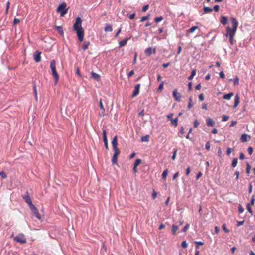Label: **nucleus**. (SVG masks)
<instances>
[{"label":"nucleus","instance_id":"nucleus-21","mask_svg":"<svg viewBox=\"0 0 255 255\" xmlns=\"http://www.w3.org/2000/svg\"><path fill=\"white\" fill-rule=\"evenodd\" d=\"M233 95L234 93L233 92H230L228 94H225L223 96V98L226 100H230Z\"/></svg>","mask_w":255,"mask_h":255},{"label":"nucleus","instance_id":"nucleus-28","mask_svg":"<svg viewBox=\"0 0 255 255\" xmlns=\"http://www.w3.org/2000/svg\"><path fill=\"white\" fill-rule=\"evenodd\" d=\"M171 123H172V125H173L175 127L177 126V125H178V118L177 117H176V118H175L174 119H171Z\"/></svg>","mask_w":255,"mask_h":255},{"label":"nucleus","instance_id":"nucleus-55","mask_svg":"<svg viewBox=\"0 0 255 255\" xmlns=\"http://www.w3.org/2000/svg\"><path fill=\"white\" fill-rule=\"evenodd\" d=\"M100 108L101 110H102L103 111H105V109L104 108L103 105L102 104V100H100Z\"/></svg>","mask_w":255,"mask_h":255},{"label":"nucleus","instance_id":"nucleus-12","mask_svg":"<svg viewBox=\"0 0 255 255\" xmlns=\"http://www.w3.org/2000/svg\"><path fill=\"white\" fill-rule=\"evenodd\" d=\"M251 139V137L246 134H243L240 137V141L241 142H245Z\"/></svg>","mask_w":255,"mask_h":255},{"label":"nucleus","instance_id":"nucleus-15","mask_svg":"<svg viewBox=\"0 0 255 255\" xmlns=\"http://www.w3.org/2000/svg\"><path fill=\"white\" fill-rule=\"evenodd\" d=\"M240 103V97L238 95V94H236L235 96V99H234V104L233 106V108H236L239 104Z\"/></svg>","mask_w":255,"mask_h":255},{"label":"nucleus","instance_id":"nucleus-53","mask_svg":"<svg viewBox=\"0 0 255 255\" xmlns=\"http://www.w3.org/2000/svg\"><path fill=\"white\" fill-rule=\"evenodd\" d=\"M199 99L200 100V101H202L204 100V94L203 93H201L199 95Z\"/></svg>","mask_w":255,"mask_h":255},{"label":"nucleus","instance_id":"nucleus-14","mask_svg":"<svg viewBox=\"0 0 255 255\" xmlns=\"http://www.w3.org/2000/svg\"><path fill=\"white\" fill-rule=\"evenodd\" d=\"M130 39V37H129V38H127L122 41H119V48H121L122 47H123L125 45H126L127 43V42Z\"/></svg>","mask_w":255,"mask_h":255},{"label":"nucleus","instance_id":"nucleus-34","mask_svg":"<svg viewBox=\"0 0 255 255\" xmlns=\"http://www.w3.org/2000/svg\"><path fill=\"white\" fill-rule=\"evenodd\" d=\"M192 107H193L192 99V97L191 96V97H190V98L189 99V103H188V108L189 109H190Z\"/></svg>","mask_w":255,"mask_h":255},{"label":"nucleus","instance_id":"nucleus-59","mask_svg":"<svg viewBox=\"0 0 255 255\" xmlns=\"http://www.w3.org/2000/svg\"><path fill=\"white\" fill-rule=\"evenodd\" d=\"M236 123H237V121H232L231 122V123H230V125H229V127H232L234 126L235 125H236Z\"/></svg>","mask_w":255,"mask_h":255},{"label":"nucleus","instance_id":"nucleus-64","mask_svg":"<svg viewBox=\"0 0 255 255\" xmlns=\"http://www.w3.org/2000/svg\"><path fill=\"white\" fill-rule=\"evenodd\" d=\"M134 73V72L133 70L130 71L129 73L128 74V77L132 76Z\"/></svg>","mask_w":255,"mask_h":255},{"label":"nucleus","instance_id":"nucleus-24","mask_svg":"<svg viewBox=\"0 0 255 255\" xmlns=\"http://www.w3.org/2000/svg\"><path fill=\"white\" fill-rule=\"evenodd\" d=\"M90 44V41H85L82 47L83 50L85 51L86 49H87Z\"/></svg>","mask_w":255,"mask_h":255},{"label":"nucleus","instance_id":"nucleus-61","mask_svg":"<svg viewBox=\"0 0 255 255\" xmlns=\"http://www.w3.org/2000/svg\"><path fill=\"white\" fill-rule=\"evenodd\" d=\"M235 175H236L235 180H238V178H239V172L238 171H235Z\"/></svg>","mask_w":255,"mask_h":255},{"label":"nucleus","instance_id":"nucleus-29","mask_svg":"<svg viewBox=\"0 0 255 255\" xmlns=\"http://www.w3.org/2000/svg\"><path fill=\"white\" fill-rule=\"evenodd\" d=\"M141 140L142 142H148L149 141V136L147 135L144 136H142L141 138Z\"/></svg>","mask_w":255,"mask_h":255},{"label":"nucleus","instance_id":"nucleus-31","mask_svg":"<svg viewBox=\"0 0 255 255\" xmlns=\"http://www.w3.org/2000/svg\"><path fill=\"white\" fill-rule=\"evenodd\" d=\"M112 163L113 164H117V156L116 155H113L112 159Z\"/></svg>","mask_w":255,"mask_h":255},{"label":"nucleus","instance_id":"nucleus-52","mask_svg":"<svg viewBox=\"0 0 255 255\" xmlns=\"http://www.w3.org/2000/svg\"><path fill=\"white\" fill-rule=\"evenodd\" d=\"M229 117L227 115H224L222 117V121L225 122L229 119Z\"/></svg>","mask_w":255,"mask_h":255},{"label":"nucleus","instance_id":"nucleus-11","mask_svg":"<svg viewBox=\"0 0 255 255\" xmlns=\"http://www.w3.org/2000/svg\"><path fill=\"white\" fill-rule=\"evenodd\" d=\"M173 97L175 99V100L180 102L181 101V95L179 93L177 92L176 89H175L173 92Z\"/></svg>","mask_w":255,"mask_h":255},{"label":"nucleus","instance_id":"nucleus-13","mask_svg":"<svg viewBox=\"0 0 255 255\" xmlns=\"http://www.w3.org/2000/svg\"><path fill=\"white\" fill-rule=\"evenodd\" d=\"M140 84H137L135 86V89L132 93V96L133 97L136 96L139 92V89H140Z\"/></svg>","mask_w":255,"mask_h":255},{"label":"nucleus","instance_id":"nucleus-44","mask_svg":"<svg viewBox=\"0 0 255 255\" xmlns=\"http://www.w3.org/2000/svg\"><path fill=\"white\" fill-rule=\"evenodd\" d=\"M247 151L250 155H251L253 152V149L252 147H249L247 149Z\"/></svg>","mask_w":255,"mask_h":255},{"label":"nucleus","instance_id":"nucleus-57","mask_svg":"<svg viewBox=\"0 0 255 255\" xmlns=\"http://www.w3.org/2000/svg\"><path fill=\"white\" fill-rule=\"evenodd\" d=\"M199 124H200V123L197 120H195L194 122V128L197 127L199 125Z\"/></svg>","mask_w":255,"mask_h":255},{"label":"nucleus","instance_id":"nucleus-9","mask_svg":"<svg viewBox=\"0 0 255 255\" xmlns=\"http://www.w3.org/2000/svg\"><path fill=\"white\" fill-rule=\"evenodd\" d=\"M155 52H156V48H154L152 50V48L151 47H149L147 48V49H146L145 50V51H144L145 55L147 56H149L150 55H151V54L152 53H155Z\"/></svg>","mask_w":255,"mask_h":255},{"label":"nucleus","instance_id":"nucleus-22","mask_svg":"<svg viewBox=\"0 0 255 255\" xmlns=\"http://www.w3.org/2000/svg\"><path fill=\"white\" fill-rule=\"evenodd\" d=\"M55 28L61 36H63L64 35L63 29L62 26H56Z\"/></svg>","mask_w":255,"mask_h":255},{"label":"nucleus","instance_id":"nucleus-3","mask_svg":"<svg viewBox=\"0 0 255 255\" xmlns=\"http://www.w3.org/2000/svg\"><path fill=\"white\" fill-rule=\"evenodd\" d=\"M50 68L51 69L52 74L54 78L55 84H56L59 80V76L56 71V61L53 59L50 62Z\"/></svg>","mask_w":255,"mask_h":255},{"label":"nucleus","instance_id":"nucleus-40","mask_svg":"<svg viewBox=\"0 0 255 255\" xmlns=\"http://www.w3.org/2000/svg\"><path fill=\"white\" fill-rule=\"evenodd\" d=\"M239 80L237 76L234 79L233 83L234 86H236L239 84Z\"/></svg>","mask_w":255,"mask_h":255},{"label":"nucleus","instance_id":"nucleus-8","mask_svg":"<svg viewBox=\"0 0 255 255\" xmlns=\"http://www.w3.org/2000/svg\"><path fill=\"white\" fill-rule=\"evenodd\" d=\"M41 52L39 51H36L33 53L34 59L36 62H39L41 61Z\"/></svg>","mask_w":255,"mask_h":255},{"label":"nucleus","instance_id":"nucleus-16","mask_svg":"<svg viewBox=\"0 0 255 255\" xmlns=\"http://www.w3.org/2000/svg\"><path fill=\"white\" fill-rule=\"evenodd\" d=\"M215 124V121L210 118H208L206 119V124L208 126L213 127L214 126Z\"/></svg>","mask_w":255,"mask_h":255},{"label":"nucleus","instance_id":"nucleus-38","mask_svg":"<svg viewBox=\"0 0 255 255\" xmlns=\"http://www.w3.org/2000/svg\"><path fill=\"white\" fill-rule=\"evenodd\" d=\"M163 19L162 16L157 17L155 18V22L156 23L159 22Z\"/></svg>","mask_w":255,"mask_h":255},{"label":"nucleus","instance_id":"nucleus-54","mask_svg":"<svg viewBox=\"0 0 255 255\" xmlns=\"http://www.w3.org/2000/svg\"><path fill=\"white\" fill-rule=\"evenodd\" d=\"M212 9L213 10H214L216 12H218L219 9V6L218 5H216L214 6Z\"/></svg>","mask_w":255,"mask_h":255},{"label":"nucleus","instance_id":"nucleus-30","mask_svg":"<svg viewBox=\"0 0 255 255\" xmlns=\"http://www.w3.org/2000/svg\"><path fill=\"white\" fill-rule=\"evenodd\" d=\"M237 162H238V159L237 158H234L232 162V164H231L233 168L235 167L237 165Z\"/></svg>","mask_w":255,"mask_h":255},{"label":"nucleus","instance_id":"nucleus-17","mask_svg":"<svg viewBox=\"0 0 255 255\" xmlns=\"http://www.w3.org/2000/svg\"><path fill=\"white\" fill-rule=\"evenodd\" d=\"M199 29L197 26H194L190 28L189 29L187 30L186 35L188 36L190 33L194 32L196 29Z\"/></svg>","mask_w":255,"mask_h":255},{"label":"nucleus","instance_id":"nucleus-39","mask_svg":"<svg viewBox=\"0 0 255 255\" xmlns=\"http://www.w3.org/2000/svg\"><path fill=\"white\" fill-rule=\"evenodd\" d=\"M149 16H150V15H148L147 16H143L142 17H141V19H140V22H143L146 20H148L149 18Z\"/></svg>","mask_w":255,"mask_h":255},{"label":"nucleus","instance_id":"nucleus-5","mask_svg":"<svg viewBox=\"0 0 255 255\" xmlns=\"http://www.w3.org/2000/svg\"><path fill=\"white\" fill-rule=\"evenodd\" d=\"M14 240L17 242L21 244H24L26 243V240L24 237V235L21 234L18 236H16L14 238Z\"/></svg>","mask_w":255,"mask_h":255},{"label":"nucleus","instance_id":"nucleus-32","mask_svg":"<svg viewBox=\"0 0 255 255\" xmlns=\"http://www.w3.org/2000/svg\"><path fill=\"white\" fill-rule=\"evenodd\" d=\"M113 150L114 151V155H116V156H118V155L120 154V151L118 147L113 148Z\"/></svg>","mask_w":255,"mask_h":255},{"label":"nucleus","instance_id":"nucleus-49","mask_svg":"<svg viewBox=\"0 0 255 255\" xmlns=\"http://www.w3.org/2000/svg\"><path fill=\"white\" fill-rule=\"evenodd\" d=\"M20 22V20L18 18H15L13 20V25H16Z\"/></svg>","mask_w":255,"mask_h":255},{"label":"nucleus","instance_id":"nucleus-36","mask_svg":"<svg viewBox=\"0 0 255 255\" xmlns=\"http://www.w3.org/2000/svg\"><path fill=\"white\" fill-rule=\"evenodd\" d=\"M195 243L197 244L196 246V249L199 248V246L204 245V243L201 241H195Z\"/></svg>","mask_w":255,"mask_h":255},{"label":"nucleus","instance_id":"nucleus-23","mask_svg":"<svg viewBox=\"0 0 255 255\" xmlns=\"http://www.w3.org/2000/svg\"><path fill=\"white\" fill-rule=\"evenodd\" d=\"M104 30L106 32H112L113 31L112 26L109 24H106L104 28Z\"/></svg>","mask_w":255,"mask_h":255},{"label":"nucleus","instance_id":"nucleus-25","mask_svg":"<svg viewBox=\"0 0 255 255\" xmlns=\"http://www.w3.org/2000/svg\"><path fill=\"white\" fill-rule=\"evenodd\" d=\"M220 22L223 25L226 24L227 23V17L224 16H222L220 19Z\"/></svg>","mask_w":255,"mask_h":255},{"label":"nucleus","instance_id":"nucleus-26","mask_svg":"<svg viewBox=\"0 0 255 255\" xmlns=\"http://www.w3.org/2000/svg\"><path fill=\"white\" fill-rule=\"evenodd\" d=\"M213 11L212 8L209 7H204L203 11L205 14L209 13Z\"/></svg>","mask_w":255,"mask_h":255},{"label":"nucleus","instance_id":"nucleus-35","mask_svg":"<svg viewBox=\"0 0 255 255\" xmlns=\"http://www.w3.org/2000/svg\"><path fill=\"white\" fill-rule=\"evenodd\" d=\"M163 86H164V82L163 81H161L160 83L158 88V91H161L163 89Z\"/></svg>","mask_w":255,"mask_h":255},{"label":"nucleus","instance_id":"nucleus-58","mask_svg":"<svg viewBox=\"0 0 255 255\" xmlns=\"http://www.w3.org/2000/svg\"><path fill=\"white\" fill-rule=\"evenodd\" d=\"M237 226L238 227H239V226L242 225L244 224V220L241 221H237Z\"/></svg>","mask_w":255,"mask_h":255},{"label":"nucleus","instance_id":"nucleus-7","mask_svg":"<svg viewBox=\"0 0 255 255\" xmlns=\"http://www.w3.org/2000/svg\"><path fill=\"white\" fill-rule=\"evenodd\" d=\"M22 198L29 205V206H30L31 205L33 204L28 191L26 192L25 194L22 195Z\"/></svg>","mask_w":255,"mask_h":255},{"label":"nucleus","instance_id":"nucleus-60","mask_svg":"<svg viewBox=\"0 0 255 255\" xmlns=\"http://www.w3.org/2000/svg\"><path fill=\"white\" fill-rule=\"evenodd\" d=\"M192 82H190L188 83V91H190L192 90Z\"/></svg>","mask_w":255,"mask_h":255},{"label":"nucleus","instance_id":"nucleus-45","mask_svg":"<svg viewBox=\"0 0 255 255\" xmlns=\"http://www.w3.org/2000/svg\"><path fill=\"white\" fill-rule=\"evenodd\" d=\"M244 208L240 204L238 207V212L239 213H242L244 212Z\"/></svg>","mask_w":255,"mask_h":255},{"label":"nucleus","instance_id":"nucleus-51","mask_svg":"<svg viewBox=\"0 0 255 255\" xmlns=\"http://www.w3.org/2000/svg\"><path fill=\"white\" fill-rule=\"evenodd\" d=\"M222 228L223 231L226 233L229 232V230L226 228V225L224 224L222 225Z\"/></svg>","mask_w":255,"mask_h":255},{"label":"nucleus","instance_id":"nucleus-20","mask_svg":"<svg viewBox=\"0 0 255 255\" xmlns=\"http://www.w3.org/2000/svg\"><path fill=\"white\" fill-rule=\"evenodd\" d=\"M172 233L173 235H175L177 233H176L177 231L179 228V226L175 225L173 224V225H172Z\"/></svg>","mask_w":255,"mask_h":255},{"label":"nucleus","instance_id":"nucleus-48","mask_svg":"<svg viewBox=\"0 0 255 255\" xmlns=\"http://www.w3.org/2000/svg\"><path fill=\"white\" fill-rule=\"evenodd\" d=\"M148 8H149V5L147 4V5H144L142 7V12L146 11L148 10Z\"/></svg>","mask_w":255,"mask_h":255},{"label":"nucleus","instance_id":"nucleus-27","mask_svg":"<svg viewBox=\"0 0 255 255\" xmlns=\"http://www.w3.org/2000/svg\"><path fill=\"white\" fill-rule=\"evenodd\" d=\"M196 74V70L194 69L192 71L191 75L188 77V80H191Z\"/></svg>","mask_w":255,"mask_h":255},{"label":"nucleus","instance_id":"nucleus-19","mask_svg":"<svg viewBox=\"0 0 255 255\" xmlns=\"http://www.w3.org/2000/svg\"><path fill=\"white\" fill-rule=\"evenodd\" d=\"M111 143H112L113 148L117 147V145H118L117 135H116L114 137V138L113 139V140L112 141Z\"/></svg>","mask_w":255,"mask_h":255},{"label":"nucleus","instance_id":"nucleus-18","mask_svg":"<svg viewBox=\"0 0 255 255\" xmlns=\"http://www.w3.org/2000/svg\"><path fill=\"white\" fill-rule=\"evenodd\" d=\"M91 74V77L93 79H94L98 81L100 80V76L99 74L95 73L93 71H92Z\"/></svg>","mask_w":255,"mask_h":255},{"label":"nucleus","instance_id":"nucleus-37","mask_svg":"<svg viewBox=\"0 0 255 255\" xmlns=\"http://www.w3.org/2000/svg\"><path fill=\"white\" fill-rule=\"evenodd\" d=\"M141 163V160L140 159H137L134 164V166H138Z\"/></svg>","mask_w":255,"mask_h":255},{"label":"nucleus","instance_id":"nucleus-46","mask_svg":"<svg viewBox=\"0 0 255 255\" xmlns=\"http://www.w3.org/2000/svg\"><path fill=\"white\" fill-rule=\"evenodd\" d=\"M181 246L183 248H186L188 246V244L186 241H184L182 242Z\"/></svg>","mask_w":255,"mask_h":255},{"label":"nucleus","instance_id":"nucleus-62","mask_svg":"<svg viewBox=\"0 0 255 255\" xmlns=\"http://www.w3.org/2000/svg\"><path fill=\"white\" fill-rule=\"evenodd\" d=\"M244 158H245L244 154L242 152H241L240 154V156H239V159L241 160H243Z\"/></svg>","mask_w":255,"mask_h":255},{"label":"nucleus","instance_id":"nucleus-2","mask_svg":"<svg viewBox=\"0 0 255 255\" xmlns=\"http://www.w3.org/2000/svg\"><path fill=\"white\" fill-rule=\"evenodd\" d=\"M230 20L232 24V28L229 26L226 27V33L225 34L226 37H234L238 26V22L235 18L231 17Z\"/></svg>","mask_w":255,"mask_h":255},{"label":"nucleus","instance_id":"nucleus-50","mask_svg":"<svg viewBox=\"0 0 255 255\" xmlns=\"http://www.w3.org/2000/svg\"><path fill=\"white\" fill-rule=\"evenodd\" d=\"M189 227V224H187L183 228L182 231L183 232H185L187 231V230H188V228Z\"/></svg>","mask_w":255,"mask_h":255},{"label":"nucleus","instance_id":"nucleus-4","mask_svg":"<svg viewBox=\"0 0 255 255\" xmlns=\"http://www.w3.org/2000/svg\"><path fill=\"white\" fill-rule=\"evenodd\" d=\"M69 7L67 8V4L65 2H63L60 4L56 9V11L58 13H60V16L63 17L66 14H67Z\"/></svg>","mask_w":255,"mask_h":255},{"label":"nucleus","instance_id":"nucleus-6","mask_svg":"<svg viewBox=\"0 0 255 255\" xmlns=\"http://www.w3.org/2000/svg\"><path fill=\"white\" fill-rule=\"evenodd\" d=\"M29 208L33 214L35 215V216L38 219H41V216L38 212V209L37 208L33 205L32 204L30 206H29Z\"/></svg>","mask_w":255,"mask_h":255},{"label":"nucleus","instance_id":"nucleus-42","mask_svg":"<svg viewBox=\"0 0 255 255\" xmlns=\"http://www.w3.org/2000/svg\"><path fill=\"white\" fill-rule=\"evenodd\" d=\"M0 176H1L2 179H5L7 178V175L3 171L0 172Z\"/></svg>","mask_w":255,"mask_h":255},{"label":"nucleus","instance_id":"nucleus-43","mask_svg":"<svg viewBox=\"0 0 255 255\" xmlns=\"http://www.w3.org/2000/svg\"><path fill=\"white\" fill-rule=\"evenodd\" d=\"M246 208L249 213L252 214V210L251 207L250 206V203L247 204V205L246 206Z\"/></svg>","mask_w":255,"mask_h":255},{"label":"nucleus","instance_id":"nucleus-63","mask_svg":"<svg viewBox=\"0 0 255 255\" xmlns=\"http://www.w3.org/2000/svg\"><path fill=\"white\" fill-rule=\"evenodd\" d=\"M222 152L221 149V148H219V149H218V155L219 157H221L222 156Z\"/></svg>","mask_w":255,"mask_h":255},{"label":"nucleus","instance_id":"nucleus-33","mask_svg":"<svg viewBox=\"0 0 255 255\" xmlns=\"http://www.w3.org/2000/svg\"><path fill=\"white\" fill-rule=\"evenodd\" d=\"M167 175H168V170H167V169H165L163 171V172L162 174V178L164 179H166V178L167 176Z\"/></svg>","mask_w":255,"mask_h":255},{"label":"nucleus","instance_id":"nucleus-47","mask_svg":"<svg viewBox=\"0 0 255 255\" xmlns=\"http://www.w3.org/2000/svg\"><path fill=\"white\" fill-rule=\"evenodd\" d=\"M205 149L207 150H209L210 149V145L209 141H208L205 144Z\"/></svg>","mask_w":255,"mask_h":255},{"label":"nucleus","instance_id":"nucleus-1","mask_svg":"<svg viewBox=\"0 0 255 255\" xmlns=\"http://www.w3.org/2000/svg\"><path fill=\"white\" fill-rule=\"evenodd\" d=\"M82 20L80 17H77L74 24L73 28L76 31V34L79 41L82 42L84 39V30L81 26Z\"/></svg>","mask_w":255,"mask_h":255},{"label":"nucleus","instance_id":"nucleus-10","mask_svg":"<svg viewBox=\"0 0 255 255\" xmlns=\"http://www.w3.org/2000/svg\"><path fill=\"white\" fill-rule=\"evenodd\" d=\"M103 131V141L104 143V145L105 146V148L108 150V139L106 135V131L105 129H102Z\"/></svg>","mask_w":255,"mask_h":255},{"label":"nucleus","instance_id":"nucleus-41","mask_svg":"<svg viewBox=\"0 0 255 255\" xmlns=\"http://www.w3.org/2000/svg\"><path fill=\"white\" fill-rule=\"evenodd\" d=\"M246 166H247V167H246V173H247V174H248L249 175V173H250V172L251 167H250V164L248 162L247 163Z\"/></svg>","mask_w":255,"mask_h":255},{"label":"nucleus","instance_id":"nucleus-56","mask_svg":"<svg viewBox=\"0 0 255 255\" xmlns=\"http://www.w3.org/2000/svg\"><path fill=\"white\" fill-rule=\"evenodd\" d=\"M233 151V148H228L227 150V154L228 155H229L231 152H232Z\"/></svg>","mask_w":255,"mask_h":255}]
</instances>
